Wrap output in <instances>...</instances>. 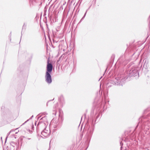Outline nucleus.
I'll list each match as a JSON object with an SVG mask.
<instances>
[{
	"instance_id": "obj_3",
	"label": "nucleus",
	"mask_w": 150,
	"mask_h": 150,
	"mask_svg": "<svg viewBox=\"0 0 150 150\" xmlns=\"http://www.w3.org/2000/svg\"><path fill=\"white\" fill-rule=\"evenodd\" d=\"M50 133V131H47L45 129L42 132V134L45 137H47L49 135Z\"/></svg>"
},
{
	"instance_id": "obj_2",
	"label": "nucleus",
	"mask_w": 150,
	"mask_h": 150,
	"mask_svg": "<svg viewBox=\"0 0 150 150\" xmlns=\"http://www.w3.org/2000/svg\"><path fill=\"white\" fill-rule=\"evenodd\" d=\"M49 60H48L47 65V71L46 72H48L49 73H51L52 69V65L49 63Z\"/></svg>"
},
{
	"instance_id": "obj_1",
	"label": "nucleus",
	"mask_w": 150,
	"mask_h": 150,
	"mask_svg": "<svg viewBox=\"0 0 150 150\" xmlns=\"http://www.w3.org/2000/svg\"><path fill=\"white\" fill-rule=\"evenodd\" d=\"M51 73L46 72L45 75L46 81L48 83H50L52 82L51 76L50 75Z\"/></svg>"
}]
</instances>
